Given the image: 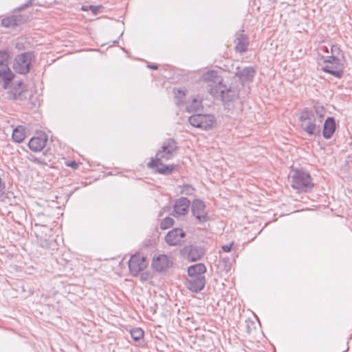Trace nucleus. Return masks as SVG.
<instances>
[{
	"mask_svg": "<svg viewBox=\"0 0 352 352\" xmlns=\"http://www.w3.org/2000/svg\"><path fill=\"white\" fill-rule=\"evenodd\" d=\"M182 254L186 256L189 261H197L200 260L205 254V249L197 245L185 246L182 250Z\"/></svg>",
	"mask_w": 352,
	"mask_h": 352,
	"instance_id": "nucleus-10",
	"label": "nucleus"
},
{
	"mask_svg": "<svg viewBox=\"0 0 352 352\" xmlns=\"http://www.w3.org/2000/svg\"><path fill=\"white\" fill-rule=\"evenodd\" d=\"M201 80L208 83L209 91L212 87L218 89L219 86L223 84L221 77L218 76L217 72L214 70H210L204 73L201 76Z\"/></svg>",
	"mask_w": 352,
	"mask_h": 352,
	"instance_id": "nucleus-12",
	"label": "nucleus"
},
{
	"mask_svg": "<svg viewBox=\"0 0 352 352\" xmlns=\"http://www.w3.org/2000/svg\"><path fill=\"white\" fill-rule=\"evenodd\" d=\"M174 223V220L171 217H167L164 218L160 224V227L163 230H166L171 227Z\"/></svg>",
	"mask_w": 352,
	"mask_h": 352,
	"instance_id": "nucleus-29",
	"label": "nucleus"
},
{
	"mask_svg": "<svg viewBox=\"0 0 352 352\" xmlns=\"http://www.w3.org/2000/svg\"><path fill=\"white\" fill-rule=\"evenodd\" d=\"M14 77V74L9 66L0 67V81L3 82V87L4 89L8 88L9 84L12 82Z\"/></svg>",
	"mask_w": 352,
	"mask_h": 352,
	"instance_id": "nucleus-18",
	"label": "nucleus"
},
{
	"mask_svg": "<svg viewBox=\"0 0 352 352\" xmlns=\"http://www.w3.org/2000/svg\"><path fill=\"white\" fill-rule=\"evenodd\" d=\"M40 245L45 248H50L52 244V241L48 240L47 239L43 238L42 236H39L36 234Z\"/></svg>",
	"mask_w": 352,
	"mask_h": 352,
	"instance_id": "nucleus-31",
	"label": "nucleus"
},
{
	"mask_svg": "<svg viewBox=\"0 0 352 352\" xmlns=\"http://www.w3.org/2000/svg\"><path fill=\"white\" fill-rule=\"evenodd\" d=\"M47 140V137L45 135L33 137L28 142V147L33 152H39L45 147Z\"/></svg>",
	"mask_w": 352,
	"mask_h": 352,
	"instance_id": "nucleus-17",
	"label": "nucleus"
},
{
	"mask_svg": "<svg viewBox=\"0 0 352 352\" xmlns=\"http://www.w3.org/2000/svg\"><path fill=\"white\" fill-rule=\"evenodd\" d=\"M195 191V188L190 184H185L182 188V193L186 195H192Z\"/></svg>",
	"mask_w": 352,
	"mask_h": 352,
	"instance_id": "nucleus-33",
	"label": "nucleus"
},
{
	"mask_svg": "<svg viewBox=\"0 0 352 352\" xmlns=\"http://www.w3.org/2000/svg\"><path fill=\"white\" fill-rule=\"evenodd\" d=\"M176 104L180 105L183 102L185 97V93L182 90H177L174 91Z\"/></svg>",
	"mask_w": 352,
	"mask_h": 352,
	"instance_id": "nucleus-30",
	"label": "nucleus"
},
{
	"mask_svg": "<svg viewBox=\"0 0 352 352\" xmlns=\"http://www.w3.org/2000/svg\"><path fill=\"white\" fill-rule=\"evenodd\" d=\"M234 43L235 48L238 52H243L246 51L248 45V41L245 34L243 33L237 34Z\"/></svg>",
	"mask_w": 352,
	"mask_h": 352,
	"instance_id": "nucleus-22",
	"label": "nucleus"
},
{
	"mask_svg": "<svg viewBox=\"0 0 352 352\" xmlns=\"http://www.w3.org/2000/svg\"><path fill=\"white\" fill-rule=\"evenodd\" d=\"M190 201L186 197H180L174 205L173 212L177 215H185L188 212Z\"/></svg>",
	"mask_w": 352,
	"mask_h": 352,
	"instance_id": "nucleus-16",
	"label": "nucleus"
},
{
	"mask_svg": "<svg viewBox=\"0 0 352 352\" xmlns=\"http://www.w3.org/2000/svg\"><path fill=\"white\" fill-rule=\"evenodd\" d=\"M188 122L195 127L208 130L212 128L214 124V118L208 114H195L189 117Z\"/></svg>",
	"mask_w": 352,
	"mask_h": 352,
	"instance_id": "nucleus-5",
	"label": "nucleus"
},
{
	"mask_svg": "<svg viewBox=\"0 0 352 352\" xmlns=\"http://www.w3.org/2000/svg\"><path fill=\"white\" fill-rule=\"evenodd\" d=\"M32 59V54L30 52H25L17 55L13 63L14 69L21 74L28 73Z\"/></svg>",
	"mask_w": 352,
	"mask_h": 352,
	"instance_id": "nucleus-6",
	"label": "nucleus"
},
{
	"mask_svg": "<svg viewBox=\"0 0 352 352\" xmlns=\"http://www.w3.org/2000/svg\"><path fill=\"white\" fill-rule=\"evenodd\" d=\"M25 22V17L21 14L11 15L1 20L2 26L7 28H14Z\"/></svg>",
	"mask_w": 352,
	"mask_h": 352,
	"instance_id": "nucleus-15",
	"label": "nucleus"
},
{
	"mask_svg": "<svg viewBox=\"0 0 352 352\" xmlns=\"http://www.w3.org/2000/svg\"><path fill=\"white\" fill-rule=\"evenodd\" d=\"M28 157L29 160L34 162L36 164L47 165V162L44 159H42L41 157H36V155H28Z\"/></svg>",
	"mask_w": 352,
	"mask_h": 352,
	"instance_id": "nucleus-32",
	"label": "nucleus"
},
{
	"mask_svg": "<svg viewBox=\"0 0 352 352\" xmlns=\"http://www.w3.org/2000/svg\"><path fill=\"white\" fill-rule=\"evenodd\" d=\"M34 1H35V0H30L29 3H30V5H32V4H34Z\"/></svg>",
	"mask_w": 352,
	"mask_h": 352,
	"instance_id": "nucleus-38",
	"label": "nucleus"
},
{
	"mask_svg": "<svg viewBox=\"0 0 352 352\" xmlns=\"http://www.w3.org/2000/svg\"><path fill=\"white\" fill-rule=\"evenodd\" d=\"M23 91L21 89H10L6 93V98L9 100H21Z\"/></svg>",
	"mask_w": 352,
	"mask_h": 352,
	"instance_id": "nucleus-26",
	"label": "nucleus"
},
{
	"mask_svg": "<svg viewBox=\"0 0 352 352\" xmlns=\"http://www.w3.org/2000/svg\"><path fill=\"white\" fill-rule=\"evenodd\" d=\"M130 273L133 276H138L148 265L146 257L139 254L133 255L128 262Z\"/></svg>",
	"mask_w": 352,
	"mask_h": 352,
	"instance_id": "nucleus-8",
	"label": "nucleus"
},
{
	"mask_svg": "<svg viewBox=\"0 0 352 352\" xmlns=\"http://www.w3.org/2000/svg\"><path fill=\"white\" fill-rule=\"evenodd\" d=\"M25 138V128L22 126H18L13 130L12 139L16 142H22Z\"/></svg>",
	"mask_w": 352,
	"mask_h": 352,
	"instance_id": "nucleus-24",
	"label": "nucleus"
},
{
	"mask_svg": "<svg viewBox=\"0 0 352 352\" xmlns=\"http://www.w3.org/2000/svg\"><path fill=\"white\" fill-rule=\"evenodd\" d=\"M314 186L313 179L309 172L303 169L292 170L291 186L298 192H308Z\"/></svg>",
	"mask_w": 352,
	"mask_h": 352,
	"instance_id": "nucleus-3",
	"label": "nucleus"
},
{
	"mask_svg": "<svg viewBox=\"0 0 352 352\" xmlns=\"http://www.w3.org/2000/svg\"><path fill=\"white\" fill-rule=\"evenodd\" d=\"M255 74V70L251 67H245L242 70L236 72L235 75L239 78L242 83L252 81Z\"/></svg>",
	"mask_w": 352,
	"mask_h": 352,
	"instance_id": "nucleus-19",
	"label": "nucleus"
},
{
	"mask_svg": "<svg viewBox=\"0 0 352 352\" xmlns=\"http://www.w3.org/2000/svg\"><path fill=\"white\" fill-rule=\"evenodd\" d=\"M219 93L223 102L233 101L238 98L239 95L238 89L232 87H228L224 84L219 85L218 89H214L212 87L210 89V94L212 96H216Z\"/></svg>",
	"mask_w": 352,
	"mask_h": 352,
	"instance_id": "nucleus-4",
	"label": "nucleus"
},
{
	"mask_svg": "<svg viewBox=\"0 0 352 352\" xmlns=\"http://www.w3.org/2000/svg\"><path fill=\"white\" fill-rule=\"evenodd\" d=\"M232 245H233V243H231L230 244L223 245L221 247V249L225 252H230V250L232 249Z\"/></svg>",
	"mask_w": 352,
	"mask_h": 352,
	"instance_id": "nucleus-35",
	"label": "nucleus"
},
{
	"mask_svg": "<svg viewBox=\"0 0 352 352\" xmlns=\"http://www.w3.org/2000/svg\"><path fill=\"white\" fill-rule=\"evenodd\" d=\"M186 287L192 292L201 291L206 285V278L199 276H188L185 283Z\"/></svg>",
	"mask_w": 352,
	"mask_h": 352,
	"instance_id": "nucleus-13",
	"label": "nucleus"
},
{
	"mask_svg": "<svg viewBox=\"0 0 352 352\" xmlns=\"http://www.w3.org/2000/svg\"><path fill=\"white\" fill-rule=\"evenodd\" d=\"M149 278V274L148 272H143L140 274V280L142 281H146Z\"/></svg>",
	"mask_w": 352,
	"mask_h": 352,
	"instance_id": "nucleus-36",
	"label": "nucleus"
},
{
	"mask_svg": "<svg viewBox=\"0 0 352 352\" xmlns=\"http://www.w3.org/2000/svg\"><path fill=\"white\" fill-rule=\"evenodd\" d=\"M177 150L176 142L173 139H169L166 141L162 146V150L157 154L164 153L165 154H172Z\"/></svg>",
	"mask_w": 352,
	"mask_h": 352,
	"instance_id": "nucleus-23",
	"label": "nucleus"
},
{
	"mask_svg": "<svg viewBox=\"0 0 352 352\" xmlns=\"http://www.w3.org/2000/svg\"><path fill=\"white\" fill-rule=\"evenodd\" d=\"M202 107L201 100L197 98H193L192 101L186 105V110L188 112L197 111Z\"/></svg>",
	"mask_w": 352,
	"mask_h": 352,
	"instance_id": "nucleus-25",
	"label": "nucleus"
},
{
	"mask_svg": "<svg viewBox=\"0 0 352 352\" xmlns=\"http://www.w3.org/2000/svg\"><path fill=\"white\" fill-rule=\"evenodd\" d=\"M323 109L316 107L314 111L305 109L300 116L299 121L301 129L308 135H317L320 132Z\"/></svg>",
	"mask_w": 352,
	"mask_h": 352,
	"instance_id": "nucleus-1",
	"label": "nucleus"
},
{
	"mask_svg": "<svg viewBox=\"0 0 352 352\" xmlns=\"http://www.w3.org/2000/svg\"><path fill=\"white\" fill-rule=\"evenodd\" d=\"M185 236L186 233L182 228H174L167 233L165 241L170 245H179L182 244Z\"/></svg>",
	"mask_w": 352,
	"mask_h": 352,
	"instance_id": "nucleus-11",
	"label": "nucleus"
},
{
	"mask_svg": "<svg viewBox=\"0 0 352 352\" xmlns=\"http://www.w3.org/2000/svg\"><path fill=\"white\" fill-rule=\"evenodd\" d=\"M336 130V122L333 118L329 117L324 123L322 134L324 138H330Z\"/></svg>",
	"mask_w": 352,
	"mask_h": 352,
	"instance_id": "nucleus-20",
	"label": "nucleus"
},
{
	"mask_svg": "<svg viewBox=\"0 0 352 352\" xmlns=\"http://www.w3.org/2000/svg\"><path fill=\"white\" fill-rule=\"evenodd\" d=\"M147 167L155 173L169 175L175 170V166L173 164H164L161 159L151 157L150 162L147 164Z\"/></svg>",
	"mask_w": 352,
	"mask_h": 352,
	"instance_id": "nucleus-7",
	"label": "nucleus"
},
{
	"mask_svg": "<svg viewBox=\"0 0 352 352\" xmlns=\"http://www.w3.org/2000/svg\"><path fill=\"white\" fill-rule=\"evenodd\" d=\"M192 214L199 223H204L208 221V212L206 211V204L201 199H195L191 205Z\"/></svg>",
	"mask_w": 352,
	"mask_h": 352,
	"instance_id": "nucleus-9",
	"label": "nucleus"
},
{
	"mask_svg": "<svg viewBox=\"0 0 352 352\" xmlns=\"http://www.w3.org/2000/svg\"><path fill=\"white\" fill-rule=\"evenodd\" d=\"M65 164L67 166L71 167L73 170H76L78 168L79 163L76 162L74 160H65Z\"/></svg>",
	"mask_w": 352,
	"mask_h": 352,
	"instance_id": "nucleus-34",
	"label": "nucleus"
},
{
	"mask_svg": "<svg viewBox=\"0 0 352 352\" xmlns=\"http://www.w3.org/2000/svg\"><path fill=\"white\" fill-rule=\"evenodd\" d=\"M151 265L156 271L162 272L170 267L172 262L170 261L168 256L161 254L153 258Z\"/></svg>",
	"mask_w": 352,
	"mask_h": 352,
	"instance_id": "nucleus-14",
	"label": "nucleus"
},
{
	"mask_svg": "<svg viewBox=\"0 0 352 352\" xmlns=\"http://www.w3.org/2000/svg\"><path fill=\"white\" fill-rule=\"evenodd\" d=\"M331 55L324 59L326 65L322 69L337 78H340L343 74L344 54L338 45H331Z\"/></svg>",
	"mask_w": 352,
	"mask_h": 352,
	"instance_id": "nucleus-2",
	"label": "nucleus"
},
{
	"mask_svg": "<svg viewBox=\"0 0 352 352\" xmlns=\"http://www.w3.org/2000/svg\"><path fill=\"white\" fill-rule=\"evenodd\" d=\"M150 67L153 69H157V65H152V66H150Z\"/></svg>",
	"mask_w": 352,
	"mask_h": 352,
	"instance_id": "nucleus-37",
	"label": "nucleus"
},
{
	"mask_svg": "<svg viewBox=\"0 0 352 352\" xmlns=\"http://www.w3.org/2000/svg\"><path fill=\"white\" fill-rule=\"evenodd\" d=\"M131 338L134 341H140L144 337V331L141 328H134L130 331Z\"/></svg>",
	"mask_w": 352,
	"mask_h": 352,
	"instance_id": "nucleus-27",
	"label": "nucleus"
},
{
	"mask_svg": "<svg viewBox=\"0 0 352 352\" xmlns=\"http://www.w3.org/2000/svg\"><path fill=\"white\" fill-rule=\"evenodd\" d=\"M206 272V267L203 263H197L188 268V276L205 277L204 274Z\"/></svg>",
	"mask_w": 352,
	"mask_h": 352,
	"instance_id": "nucleus-21",
	"label": "nucleus"
},
{
	"mask_svg": "<svg viewBox=\"0 0 352 352\" xmlns=\"http://www.w3.org/2000/svg\"><path fill=\"white\" fill-rule=\"evenodd\" d=\"M10 54L6 50H0V67L8 66Z\"/></svg>",
	"mask_w": 352,
	"mask_h": 352,
	"instance_id": "nucleus-28",
	"label": "nucleus"
}]
</instances>
